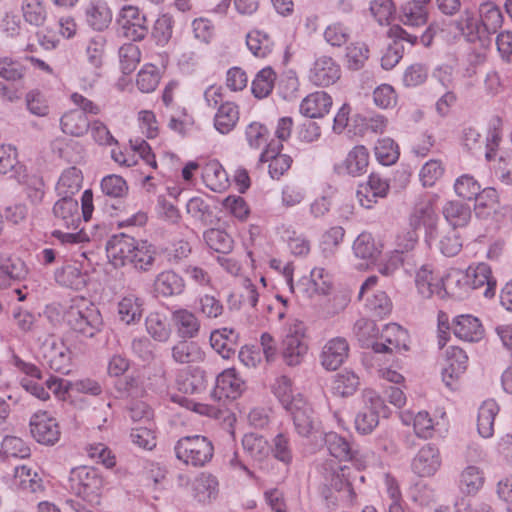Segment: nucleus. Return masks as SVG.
Masks as SVG:
<instances>
[{
    "label": "nucleus",
    "instance_id": "f257e3e1",
    "mask_svg": "<svg viewBox=\"0 0 512 512\" xmlns=\"http://www.w3.org/2000/svg\"><path fill=\"white\" fill-rule=\"evenodd\" d=\"M67 325L78 335L94 337L101 329L102 317L96 306L81 300L71 305L64 314Z\"/></svg>",
    "mask_w": 512,
    "mask_h": 512
},
{
    "label": "nucleus",
    "instance_id": "f03ea898",
    "mask_svg": "<svg viewBox=\"0 0 512 512\" xmlns=\"http://www.w3.org/2000/svg\"><path fill=\"white\" fill-rule=\"evenodd\" d=\"M175 456L185 465L203 467L214 455V446L207 437L191 435L181 437L174 446Z\"/></svg>",
    "mask_w": 512,
    "mask_h": 512
},
{
    "label": "nucleus",
    "instance_id": "7ed1b4c3",
    "mask_svg": "<svg viewBox=\"0 0 512 512\" xmlns=\"http://www.w3.org/2000/svg\"><path fill=\"white\" fill-rule=\"evenodd\" d=\"M69 486L71 491L83 500L98 503L104 487V479L98 469L80 466L71 470Z\"/></svg>",
    "mask_w": 512,
    "mask_h": 512
},
{
    "label": "nucleus",
    "instance_id": "20e7f679",
    "mask_svg": "<svg viewBox=\"0 0 512 512\" xmlns=\"http://www.w3.org/2000/svg\"><path fill=\"white\" fill-rule=\"evenodd\" d=\"M364 407L355 418L356 430L363 434L371 433L379 424V418L389 415V408L384 400L374 390H366L363 393Z\"/></svg>",
    "mask_w": 512,
    "mask_h": 512
},
{
    "label": "nucleus",
    "instance_id": "39448f33",
    "mask_svg": "<svg viewBox=\"0 0 512 512\" xmlns=\"http://www.w3.org/2000/svg\"><path fill=\"white\" fill-rule=\"evenodd\" d=\"M437 199L435 194H420L409 217L411 227L414 230L424 227L428 238H434L437 228L438 215L434 208Z\"/></svg>",
    "mask_w": 512,
    "mask_h": 512
},
{
    "label": "nucleus",
    "instance_id": "423d86ee",
    "mask_svg": "<svg viewBox=\"0 0 512 512\" xmlns=\"http://www.w3.org/2000/svg\"><path fill=\"white\" fill-rule=\"evenodd\" d=\"M117 23L119 32L134 42L143 40L149 31L145 14L136 6H123L118 14Z\"/></svg>",
    "mask_w": 512,
    "mask_h": 512
},
{
    "label": "nucleus",
    "instance_id": "0eeeda50",
    "mask_svg": "<svg viewBox=\"0 0 512 512\" xmlns=\"http://www.w3.org/2000/svg\"><path fill=\"white\" fill-rule=\"evenodd\" d=\"M39 357L55 372L68 374L71 371V351L61 341L46 339L39 348Z\"/></svg>",
    "mask_w": 512,
    "mask_h": 512
},
{
    "label": "nucleus",
    "instance_id": "6e6552de",
    "mask_svg": "<svg viewBox=\"0 0 512 512\" xmlns=\"http://www.w3.org/2000/svg\"><path fill=\"white\" fill-rule=\"evenodd\" d=\"M295 404L286 410V413L293 422L295 432L301 437L308 438L318 430L319 421L306 398H299Z\"/></svg>",
    "mask_w": 512,
    "mask_h": 512
},
{
    "label": "nucleus",
    "instance_id": "1a4fd4ad",
    "mask_svg": "<svg viewBox=\"0 0 512 512\" xmlns=\"http://www.w3.org/2000/svg\"><path fill=\"white\" fill-rule=\"evenodd\" d=\"M380 338L381 342L371 343V348L375 353L406 352L409 350V334L406 329L396 323L385 325Z\"/></svg>",
    "mask_w": 512,
    "mask_h": 512
},
{
    "label": "nucleus",
    "instance_id": "9d476101",
    "mask_svg": "<svg viewBox=\"0 0 512 512\" xmlns=\"http://www.w3.org/2000/svg\"><path fill=\"white\" fill-rule=\"evenodd\" d=\"M30 431L33 438L40 444L54 445L60 439V428L57 420L47 411H38L30 418Z\"/></svg>",
    "mask_w": 512,
    "mask_h": 512
},
{
    "label": "nucleus",
    "instance_id": "9b49d317",
    "mask_svg": "<svg viewBox=\"0 0 512 512\" xmlns=\"http://www.w3.org/2000/svg\"><path fill=\"white\" fill-rule=\"evenodd\" d=\"M323 477V485L342 494V498L352 501L356 494L349 480L345 477L344 467L326 462L319 467Z\"/></svg>",
    "mask_w": 512,
    "mask_h": 512
},
{
    "label": "nucleus",
    "instance_id": "f8f14e48",
    "mask_svg": "<svg viewBox=\"0 0 512 512\" xmlns=\"http://www.w3.org/2000/svg\"><path fill=\"white\" fill-rule=\"evenodd\" d=\"M465 272L471 290H482V295L487 299H492L495 296L497 281L487 263L471 264Z\"/></svg>",
    "mask_w": 512,
    "mask_h": 512
},
{
    "label": "nucleus",
    "instance_id": "ddd939ff",
    "mask_svg": "<svg viewBox=\"0 0 512 512\" xmlns=\"http://www.w3.org/2000/svg\"><path fill=\"white\" fill-rule=\"evenodd\" d=\"M282 149L283 144L271 140L260 155L261 162H269L268 172L272 179H280L291 167L292 158L287 154H281Z\"/></svg>",
    "mask_w": 512,
    "mask_h": 512
},
{
    "label": "nucleus",
    "instance_id": "4468645a",
    "mask_svg": "<svg viewBox=\"0 0 512 512\" xmlns=\"http://www.w3.org/2000/svg\"><path fill=\"white\" fill-rule=\"evenodd\" d=\"M441 466L439 449L429 443L424 445L412 460V470L420 477L434 475Z\"/></svg>",
    "mask_w": 512,
    "mask_h": 512
},
{
    "label": "nucleus",
    "instance_id": "2eb2a0df",
    "mask_svg": "<svg viewBox=\"0 0 512 512\" xmlns=\"http://www.w3.org/2000/svg\"><path fill=\"white\" fill-rule=\"evenodd\" d=\"M244 390V381L235 369H226L220 373L215 381L212 395L221 400L223 398L236 399Z\"/></svg>",
    "mask_w": 512,
    "mask_h": 512
},
{
    "label": "nucleus",
    "instance_id": "dca6fc26",
    "mask_svg": "<svg viewBox=\"0 0 512 512\" xmlns=\"http://www.w3.org/2000/svg\"><path fill=\"white\" fill-rule=\"evenodd\" d=\"M340 67L328 56L317 58L309 71V80L316 86H329L340 78Z\"/></svg>",
    "mask_w": 512,
    "mask_h": 512
},
{
    "label": "nucleus",
    "instance_id": "f3484780",
    "mask_svg": "<svg viewBox=\"0 0 512 512\" xmlns=\"http://www.w3.org/2000/svg\"><path fill=\"white\" fill-rule=\"evenodd\" d=\"M53 215L57 225L77 230L81 224L79 204L73 197H61L53 206Z\"/></svg>",
    "mask_w": 512,
    "mask_h": 512
},
{
    "label": "nucleus",
    "instance_id": "a211bd4d",
    "mask_svg": "<svg viewBox=\"0 0 512 512\" xmlns=\"http://www.w3.org/2000/svg\"><path fill=\"white\" fill-rule=\"evenodd\" d=\"M468 356L466 352L456 346L446 351V365L442 370V379L447 387L452 388L455 381L466 371Z\"/></svg>",
    "mask_w": 512,
    "mask_h": 512
},
{
    "label": "nucleus",
    "instance_id": "6ab92c4d",
    "mask_svg": "<svg viewBox=\"0 0 512 512\" xmlns=\"http://www.w3.org/2000/svg\"><path fill=\"white\" fill-rule=\"evenodd\" d=\"M136 240L125 234L113 235L106 244L107 257L114 266H124L131 260Z\"/></svg>",
    "mask_w": 512,
    "mask_h": 512
},
{
    "label": "nucleus",
    "instance_id": "aec40b11",
    "mask_svg": "<svg viewBox=\"0 0 512 512\" xmlns=\"http://www.w3.org/2000/svg\"><path fill=\"white\" fill-rule=\"evenodd\" d=\"M478 18L480 20V27H482L488 40H490L492 35L499 32L504 22L501 7L491 0L479 4Z\"/></svg>",
    "mask_w": 512,
    "mask_h": 512
},
{
    "label": "nucleus",
    "instance_id": "412c9836",
    "mask_svg": "<svg viewBox=\"0 0 512 512\" xmlns=\"http://www.w3.org/2000/svg\"><path fill=\"white\" fill-rule=\"evenodd\" d=\"M415 284L422 297L430 298L436 295L443 298V277L435 274L430 265H422L416 272Z\"/></svg>",
    "mask_w": 512,
    "mask_h": 512
},
{
    "label": "nucleus",
    "instance_id": "4be33fe9",
    "mask_svg": "<svg viewBox=\"0 0 512 512\" xmlns=\"http://www.w3.org/2000/svg\"><path fill=\"white\" fill-rule=\"evenodd\" d=\"M13 473L7 474L12 488L24 492L36 493L43 489L42 479L37 472L32 471L26 465H16L13 467Z\"/></svg>",
    "mask_w": 512,
    "mask_h": 512
},
{
    "label": "nucleus",
    "instance_id": "5701e85b",
    "mask_svg": "<svg viewBox=\"0 0 512 512\" xmlns=\"http://www.w3.org/2000/svg\"><path fill=\"white\" fill-rule=\"evenodd\" d=\"M452 330L458 339L466 342H478L484 336L480 320L469 314L456 316L453 319Z\"/></svg>",
    "mask_w": 512,
    "mask_h": 512
},
{
    "label": "nucleus",
    "instance_id": "b1692460",
    "mask_svg": "<svg viewBox=\"0 0 512 512\" xmlns=\"http://www.w3.org/2000/svg\"><path fill=\"white\" fill-rule=\"evenodd\" d=\"M325 444L331 456L340 460V461H353L359 467H365L364 464L360 462V458L358 451L353 450L349 441L337 434L336 432H329L325 435Z\"/></svg>",
    "mask_w": 512,
    "mask_h": 512
},
{
    "label": "nucleus",
    "instance_id": "393cba45",
    "mask_svg": "<svg viewBox=\"0 0 512 512\" xmlns=\"http://www.w3.org/2000/svg\"><path fill=\"white\" fill-rule=\"evenodd\" d=\"M349 345L345 338L336 337L329 340L323 347L321 362L325 369H338L348 356Z\"/></svg>",
    "mask_w": 512,
    "mask_h": 512
},
{
    "label": "nucleus",
    "instance_id": "a878e982",
    "mask_svg": "<svg viewBox=\"0 0 512 512\" xmlns=\"http://www.w3.org/2000/svg\"><path fill=\"white\" fill-rule=\"evenodd\" d=\"M239 334L231 328L217 329L210 334L211 347L224 359H230L238 349Z\"/></svg>",
    "mask_w": 512,
    "mask_h": 512
},
{
    "label": "nucleus",
    "instance_id": "bb28decb",
    "mask_svg": "<svg viewBox=\"0 0 512 512\" xmlns=\"http://www.w3.org/2000/svg\"><path fill=\"white\" fill-rule=\"evenodd\" d=\"M171 320L180 339H193L198 336L201 324L192 311L176 309L171 314Z\"/></svg>",
    "mask_w": 512,
    "mask_h": 512
},
{
    "label": "nucleus",
    "instance_id": "cd10ccee",
    "mask_svg": "<svg viewBox=\"0 0 512 512\" xmlns=\"http://www.w3.org/2000/svg\"><path fill=\"white\" fill-rule=\"evenodd\" d=\"M332 107L331 96L324 91L307 95L300 104V113L309 119L324 117Z\"/></svg>",
    "mask_w": 512,
    "mask_h": 512
},
{
    "label": "nucleus",
    "instance_id": "c85d7f7f",
    "mask_svg": "<svg viewBox=\"0 0 512 512\" xmlns=\"http://www.w3.org/2000/svg\"><path fill=\"white\" fill-rule=\"evenodd\" d=\"M153 287L163 297L178 296L185 290V280L173 270H164L156 276Z\"/></svg>",
    "mask_w": 512,
    "mask_h": 512
},
{
    "label": "nucleus",
    "instance_id": "c756f323",
    "mask_svg": "<svg viewBox=\"0 0 512 512\" xmlns=\"http://www.w3.org/2000/svg\"><path fill=\"white\" fill-rule=\"evenodd\" d=\"M27 274V266L20 258L0 256V287L9 286L12 281H21Z\"/></svg>",
    "mask_w": 512,
    "mask_h": 512
},
{
    "label": "nucleus",
    "instance_id": "7c9ffc66",
    "mask_svg": "<svg viewBox=\"0 0 512 512\" xmlns=\"http://www.w3.org/2000/svg\"><path fill=\"white\" fill-rule=\"evenodd\" d=\"M171 357L177 364H191L202 362L205 353L194 341L180 339L171 347Z\"/></svg>",
    "mask_w": 512,
    "mask_h": 512
},
{
    "label": "nucleus",
    "instance_id": "2f4dec72",
    "mask_svg": "<svg viewBox=\"0 0 512 512\" xmlns=\"http://www.w3.org/2000/svg\"><path fill=\"white\" fill-rule=\"evenodd\" d=\"M271 391L285 411L296 405L295 401L299 398H305L294 388L292 380L286 375L275 378L271 384Z\"/></svg>",
    "mask_w": 512,
    "mask_h": 512
},
{
    "label": "nucleus",
    "instance_id": "473e14b6",
    "mask_svg": "<svg viewBox=\"0 0 512 512\" xmlns=\"http://www.w3.org/2000/svg\"><path fill=\"white\" fill-rule=\"evenodd\" d=\"M87 24L96 31L106 29L112 20V13L104 0H90L85 7Z\"/></svg>",
    "mask_w": 512,
    "mask_h": 512
},
{
    "label": "nucleus",
    "instance_id": "72a5a7b5",
    "mask_svg": "<svg viewBox=\"0 0 512 512\" xmlns=\"http://www.w3.org/2000/svg\"><path fill=\"white\" fill-rule=\"evenodd\" d=\"M443 298L451 296L457 299H463L471 290L469 280L465 271L452 269L443 277Z\"/></svg>",
    "mask_w": 512,
    "mask_h": 512
},
{
    "label": "nucleus",
    "instance_id": "f704fd0d",
    "mask_svg": "<svg viewBox=\"0 0 512 512\" xmlns=\"http://www.w3.org/2000/svg\"><path fill=\"white\" fill-rule=\"evenodd\" d=\"M145 328L148 335L156 342L167 343L172 335V328L166 315L151 312L145 319Z\"/></svg>",
    "mask_w": 512,
    "mask_h": 512
},
{
    "label": "nucleus",
    "instance_id": "c9c22d12",
    "mask_svg": "<svg viewBox=\"0 0 512 512\" xmlns=\"http://www.w3.org/2000/svg\"><path fill=\"white\" fill-rule=\"evenodd\" d=\"M239 121V108L234 102L221 103L214 116V127L223 135L230 133Z\"/></svg>",
    "mask_w": 512,
    "mask_h": 512
},
{
    "label": "nucleus",
    "instance_id": "e433bc0d",
    "mask_svg": "<svg viewBox=\"0 0 512 512\" xmlns=\"http://www.w3.org/2000/svg\"><path fill=\"white\" fill-rule=\"evenodd\" d=\"M456 27L468 42L480 41L484 44L489 41L482 27H480L479 18L476 19L468 10L464 11L456 21Z\"/></svg>",
    "mask_w": 512,
    "mask_h": 512
},
{
    "label": "nucleus",
    "instance_id": "4c0bfd02",
    "mask_svg": "<svg viewBox=\"0 0 512 512\" xmlns=\"http://www.w3.org/2000/svg\"><path fill=\"white\" fill-rule=\"evenodd\" d=\"M369 165V151L363 145L353 147L343 161L342 167L345 172L353 177L366 173Z\"/></svg>",
    "mask_w": 512,
    "mask_h": 512
},
{
    "label": "nucleus",
    "instance_id": "58836bf2",
    "mask_svg": "<svg viewBox=\"0 0 512 512\" xmlns=\"http://www.w3.org/2000/svg\"><path fill=\"white\" fill-rule=\"evenodd\" d=\"M143 313V300L134 294H128L118 302L119 319L127 325L140 321Z\"/></svg>",
    "mask_w": 512,
    "mask_h": 512
},
{
    "label": "nucleus",
    "instance_id": "ea45409f",
    "mask_svg": "<svg viewBox=\"0 0 512 512\" xmlns=\"http://www.w3.org/2000/svg\"><path fill=\"white\" fill-rule=\"evenodd\" d=\"M442 213L453 228L466 226L472 217L470 206L457 200L448 201L443 206Z\"/></svg>",
    "mask_w": 512,
    "mask_h": 512
},
{
    "label": "nucleus",
    "instance_id": "a19ab883",
    "mask_svg": "<svg viewBox=\"0 0 512 512\" xmlns=\"http://www.w3.org/2000/svg\"><path fill=\"white\" fill-rule=\"evenodd\" d=\"M29 67L25 64L24 57L11 56L0 57V78L8 82L22 81Z\"/></svg>",
    "mask_w": 512,
    "mask_h": 512
},
{
    "label": "nucleus",
    "instance_id": "79ce46f5",
    "mask_svg": "<svg viewBox=\"0 0 512 512\" xmlns=\"http://www.w3.org/2000/svg\"><path fill=\"white\" fill-rule=\"evenodd\" d=\"M297 287L303 288V291L307 293L327 294L331 288V279L324 268L315 267L311 270L310 277L302 278L298 282Z\"/></svg>",
    "mask_w": 512,
    "mask_h": 512
},
{
    "label": "nucleus",
    "instance_id": "37998d69",
    "mask_svg": "<svg viewBox=\"0 0 512 512\" xmlns=\"http://www.w3.org/2000/svg\"><path fill=\"white\" fill-rule=\"evenodd\" d=\"M242 447L255 462H263L270 454L268 441L257 433H246L242 438Z\"/></svg>",
    "mask_w": 512,
    "mask_h": 512
},
{
    "label": "nucleus",
    "instance_id": "c03bdc74",
    "mask_svg": "<svg viewBox=\"0 0 512 512\" xmlns=\"http://www.w3.org/2000/svg\"><path fill=\"white\" fill-rule=\"evenodd\" d=\"M60 125L65 134L80 137L88 131L90 122L82 111L70 110L61 117Z\"/></svg>",
    "mask_w": 512,
    "mask_h": 512
},
{
    "label": "nucleus",
    "instance_id": "a18cd8bd",
    "mask_svg": "<svg viewBox=\"0 0 512 512\" xmlns=\"http://www.w3.org/2000/svg\"><path fill=\"white\" fill-rule=\"evenodd\" d=\"M246 45L255 57L266 58L273 51L274 41L268 33L254 29L247 34Z\"/></svg>",
    "mask_w": 512,
    "mask_h": 512
},
{
    "label": "nucleus",
    "instance_id": "49530a36",
    "mask_svg": "<svg viewBox=\"0 0 512 512\" xmlns=\"http://www.w3.org/2000/svg\"><path fill=\"white\" fill-rule=\"evenodd\" d=\"M156 250L154 245L147 241L135 242V249L131 254V260L128 264L140 271H149L155 262Z\"/></svg>",
    "mask_w": 512,
    "mask_h": 512
},
{
    "label": "nucleus",
    "instance_id": "de8ad7c7",
    "mask_svg": "<svg viewBox=\"0 0 512 512\" xmlns=\"http://www.w3.org/2000/svg\"><path fill=\"white\" fill-rule=\"evenodd\" d=\"M218 493L217 478L208 473H201L193 482V494L198 502H210Z\"/></svg>",
    "mask_w": 512,
    "mask_h": 512
},
{
    "label": "nucleus",
    "instance_id": "09e8293b",
    "mask_svg": "<svg viewBox=\"0 0 512 512\" xmlns=\"http://www.w3.org/2000/svg\"><path fill=\"white\" fill-rule=\"evenodd\" d=\"M499 412L498 405L493 401H485L479 407L477 430L481 437L490 438L494 433V420Z\"/></svg>",
    "mask_w": 512,
    "mask_h": 512
},
{
    "label": "nucleus",
    "instance_id": "8fccbe9b",
    "mask_svg": "<svg viewBox=\"0 0 512 512\" xmlns=\"http://www.w3.org/2000/svg\"><path fill=\"white\" fill-rule=\"evenodd\" d=\"M203 179L207 187L214 192H221L229 186L228 174L217 161L210 162L204 167Z\"/></svg>",
    "mask_w": 512,
    "mask_h": 512
},
{
    "label": "nucleus",
    "instance_id": "3c124183",
    "mask_svg": "<svg viewBox=\"0 0 512 512\" xmlns=\"http://www.w3.org/2000/svg\"><path fill=\"white\" fill-rule=\"evenodd\" d=\"M484 484V474L482 470L474 465H469L463 469L459 475L458 486L462 493L467 495L476 494Z\"/></svg>",
    "mask_w": 512,
    "mask_h": 512
},
{
    "label": "nucleus",
    "instance_id": "603ef678",
    "mask_svg": "<svg viewBox=\"0 0 512 512\" xmlns=\"http://www.w3.org/2000/svg\"><path fill=\"white\" fill-rule=\"evenodd\" d=\"M82 180V172L76 167H69L62 172L56 190L62 197H72L80 190Z\"/></svg>",
    "mask_w": 512,
    "mask_h": 512
},
{
    "label": "nucleus",
    "instance_id": "864d4df0",
    "mask_svg": "<svg viewBox=\"0 0 512 512\" xmlns=\"http://www.w3.org/2000/svg\"><path fill=\"white\" fill-rule=\"evenodd\" d=\"M474 210L478 218H488L497 209L499 196L497 191L492 187L481 189L479 194L474 198Z\"/></svg>",
    "mask_w": 512,
    "mask_h": 512
},
{
    "label": "nucleus",
    "instance_id": "5fc2aeb1",
    "mask_svg": "<svg viewBox=\"0 0 512 512\" xmlns=\"http://www.w3.org/2000/svg\"><path fill=\"white\" fill-rule=\"evenodd\" d=\"M428 18L426 6L421 1H409L402 6L401 21L410 27H420L426 24Z\"/></svg>",
    "mask_w": 512,
    "mask_h": 512
},
{
    "label": "nucleus",
    "instance_id": "6e6d98bb",
    "mask_svg": "<svg viewBox=\"0 0 512 512\" xmlns=\"http://www.w3.org/2000/svg\"><path fill=\"white\" fill-rule=\"evenodd\" d=\"M203 238L207 246L215 252L228 254L233 249V238L224 230L208 229L204 232Z\"/></svg>",
    "mask_w": 512,
    "mask_h": 512
},
{
    "label": "nucleus",
    "instance_id": "4d7b16f0",
    "mask_svg": "<svg viewBox=\"0 0 512 512\" xmlns=\"http://www.w3.org/2000/svg\"><path fill=\"white\" fill-rule=\"evenodd\" d=\"M376 160L383 166H390L397 162L400 156L398 144L391 138L379 139L374 147Z\"/></svg>",
    "mask_w": 512,
    "mask_h": 512
},
{
    "label": "nucleus",
    "instance_id": "13d9d810",
    "mask_svg": "<svg viewBox=\"0 0 512 512\" xmlns=\"http://www.w3.org/2000/svg\"><path fill=\"white\" fill-rule=\"evenodd\" d=\"M245 140L251 149L258 150L270 143L268 142L270 131L266 125L258 121H252L245 127Z\"/></svg>",
    "mask_w": 512,
    "mask_h": 512
},
{
    "label": "nucleus",
    "instance_id": "bf43d9fd",
    "mask_svg": "<svg viewBox=\"0 0 512 512\" xmlns=\"http://www.w3.org/2000/svg\"><path fill=\"white\" fill-rule=\"evenodd\" d=\"M276 74L271 67H264L255 76L251 84L253 95L258 99L266 98L273 90Z\"/></svg>",
    "mask_w": 512,
    "mask_h": 512
},
{
    "label": "nucleus",
    "instance_id": "052dcab7",
    "mask_svg": "<svg viewBox=\"0 0 512 512\" xmlns=\"http://www.w3.org/2000/svg\"><path fill=\"white\" fill-rule=\"evenodd\" d=\"M306 352L307 346L303 340H297L291 336L284 337L282 356L287 365L296 366L300 364Z\"/></svg>",
    "mask_w": 512,
    "mask_h": 512
},
{
    "label": "nucleus",
    "instance_id": "680f3d73",
    "mask_svg": "<svg viewBox=\"0 0 512 512\" xmlns=\"http://www.w3.org/2000/svg\"><path fill=\"white\" fill-rule=\"evenodd\" d=\"M352 249L355 256L361 259H373L381 252L380 246L376 243L373 236L367 232L358 235Z\"/></svg>",
    "mask_w": 512,
    "mask_h": 512
},
{
    "label": "nucleus",
    "instance_id": "e2e57ef3",
    "mask_svg": "<svg viewBox=\"0 0 512 512\" xmlns=\"http://www.w3.org/2000/svg\"><path fill=\"white\" fill-rule=\"evenodd\" d=\"M502 121L499 117L491 120L485 138V158L487 161L495 159L498 147L502 140Z\"/></svg>",
    "mask_w": 512,
    "mask_h": 512
},
{
    "label": "nucleus",
    "instance_id": "0e129e2a",
    "mask_svg": "<svg viewBox=\"0 0 512 512\" xmlns=\"http://www.w3.org/2000/svg\"><path fill=\"white\" fill-rule=\"evenodd\" d=\"M196 311L207 319L219 318L224 312L222 302L213 295H200L195 301Z\"/></svg>",
    "mask_w": 512,
    "mask_h": 512
},
{
    "label": "nucleus",
    "instance_id": "69168bd1",
    "mask_svg": "<svg viewBox=\"0 0 512 512\" xmlns=\"http://www.w3.org/2000/svg\"><path fill=\"white\" fill-rule=\"evenodd\" d=\"M154 428V424L133 427L130 432L132 443L144 450H152L155 448L156 436Z\"/></svg>",
    "mask_w": 512,
    "mask_h": 512
},
{
    "label": "nucleus",
    "instance_id": "338daca9",
    "mask_svg": "<svg viewBox=\"0 0 512 512\" xmlns=\"http://www.w3.org/2000/svg\"><path fill=\"white\" fill-rule=\"evenodd\" d=\"M358 385V376L354 372L345 371L335 376L332 384V390L334 394L346 397L352 395L356 391Z\"/></svg>",
    "mask_w": 512,
    "mask_h": 512
},
{
    "label": "nucleus",
    "instance_id": "774afa93",
    "mask_svg": "<svg viewBox=\"0 0 512 512\" xmlns=\"http://www.w3.org/2000/svg\"><path fill=\"white\" fill-rule=\"evenodd\" d=\"M22 12L25 21L36 27L42 26L47 17L46 9L41 0H24Z\"/></svg>",
    "mask_w": 512,
    "mask_h": 512
}]
</instances>
